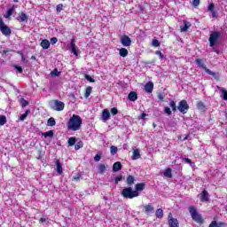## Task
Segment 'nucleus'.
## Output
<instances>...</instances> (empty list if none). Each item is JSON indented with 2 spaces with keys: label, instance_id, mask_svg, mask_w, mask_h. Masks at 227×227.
I'll return each mask as SVG.
<instances>
[{
  "label": "nucleus",
  "instance_id": "obj_1",
  "mask_svg": "<svg viewBox=\"0 0 227 227\" xmlns=\"http://www.w3.org/2000/svg\"><path fill=\"white\" fill-rule=\"evenodd\" d=\"M82 126V119L81 118V116L77 114H73V116L69 119L67 122L68 130H73V132L81 130Z\"/></svg>",
  "mask_w": 227,
  "mask_h": 227
},
{
  "label": "nucleus",
  "instance_id": "obj_2",
  "mask_svg": "<svg viewBox=\"0 0 227 227\" xmlns=\"http://www.w3.org/2000/svg\"><path fill=\"white\" fill-rule=\"evenodd\" d=\"M189 213L191 214L192 219H193L195 223H198V224H203V216H201V215L198 213V209L196 208V207L190 206Z\"/></svg>",
  "mask_w": 227,
  "mask_h": 227
},
{
  "label": "nucleus",
  "instance_id": "obj_3",
  "mask_svg": "<svg viewBox=\"0 0 227 227\" xmlns=\"http://www.w3.org/2000/svg\"><path fill=\"white\" fill-rule=\"evenodd\" d=\"M121 196L126 200H134L139 196V192L132 189V187H126L121 192Z\"/></svg>",
  "mask_w": 227,
  "mask_h": 227
},
{
  "label": "nucleus",
  "instance_id": "obj_4",
  "mask_svg": "<svg viewBox=\"0 0 227 227\" xmlns=\"http://www.w3.org/2000/svg\"><path fill=\"white\" fill-rule=\"evenodd\" d=\"M0 31L4 36H11L12 35V28L5 25L3 18H0Z\"/></svg>",
  "mask_w": 227,
  "mask_h": 227
},
{
  "label": "nucleus",
  "instance_id": "obj_5",
  "mask_svg": "<svg viewBox=\"0 0 227 227\" xmlns=\"http://www.w3.org/2000/svg\"><path fill=\"white\" fill-rule=\"evenodd\" d=\"M177 109L179 113H182V114H187V111H189V104L187 103V100H181L178 103Z\"/></svg>",
  "mask_w": 227,
  "mask_h": 227
},
{
  "label": "nucleus",
  "instance_id": "obj_6",
  "mask_svg": "<svg viewBox=\"0 0 227 227\" xmlns=\"http://www.w3.org/2000/svg\"><path fill=\"white\" fill-rule=\"evenodd\" d=\"M221 37V32L215 31L209 35V45L210 47H214L215 43H217V40Z\"/></svg>",
  "mask_w": 227,
  "mask_h": 227
},
{
  "label": "nucleus",
  "instance_id": "obj_7",
  "mask_svg": "<svg viewBox=\"0 0 227 227\" xmlns=\"http://www.w3.org/2000/svg\"><path fill=\"white\" fill-rule=\"evenodd\" d=\"M52 104L53 106H51V108L54 111H63V109H65V103L63 101L55 99L53 100Z\"/></svg>",
  "mask_w": 227,
  "mask_h": 227
},
{
  "label": "nucleus",
  "instance_id": "obj_8",
  "mask_svg": "<svg viewBox=\"0 0 227 227\" xmlns=\"http://www.w3.org/2000/svg\"><path fill=\"white\" fill-rule=\"evenodd\" d=\"M121 43L123 47H130L132 45V39L129 35H124L121 37Z\"/></svg>",
  "mask_w": 227,
  "mask_h": 227
},
{
  "label": "nucleus",
  "instance_id": "obj_9",
  "mask_svg": "<svg viewBox=\"0 0 227 227\" xmlns=\"http://www.w3.org/2000/svg\"><path fill=\"white\" fill-rule=\"evenodd\" d=\"M200 198H201V201L202 203H207L208 201H210V194L208 193V192L207 190H204L201 193H200Z\"/></svg>",
  "mask_w": 227,
  "mask_h": 227
},
{
  "label": "nucleus",
  "instance_id": "obj_10",
  "mask_svg": "<svg viewBox=\"0 0 227 227\" xmlns=\"http://www.w3.org/2000/svg\"><path fill=\"white\" fill-rule=\"evenodd\" d=\"M70 49L74 56H79V51H77V47L75 46V37H73L71 40Z\"/></svg>",
  "mask_w": 227,
  "mask_h": 227
},
{
  "label": "nucleus",
  "instance_id": "obj_11",
  "mask_svg": "<svg viewBox=\"0 0 227 227\" xmlns=\"http://www.w3.org/2000/svg\"><path fill=\"white\" fill-rule=\"evenodd\" d=\"M17 20L19 22H27V20H29V17H27V14H26V12H21L17 18Z\"/></svg>",
  "mask_w": 227,
  "mask_h": 227
},
{
  "label": "nucleus",
  "instance_id": "obj_12",
  "mask_svg": "<svg viewBox=\"0 0 227 227\" xmlns=\"http://www.w3.org/2000/svg\"><path fill=\"white\" fill-rule=\"evenodd\" d=\"M54 162L57 166V173H59V175H63V165L61 164V161L58 159H55Z\"/></svg>",
  "mask_w": 227,
  "mask_h": 227
},
{
  "label": "nucleus",
  "instance_id": "obj_13",
  "mask_svg": "<svg viewBox=\"0 0 227 227\" xmlns=\"http://www.w3.org/2000/svg\"><path fill=\"white\" fill-rule=\"evenodd\" d=\"M168 224L170 227H180V223H178V220L176 218L171 217L168 220Z\"/></svg>",
  "mask_w": 227,
  "mask_h": 227
},
{
  "label": "nucleus",
  "instance_id": "obj_14",
  "mask_svg": "<svg viewBox=\"0 0 227 227\" xmlns=\"http://www.w3.org/2000/svg\"><path fill=\"white\" fill-rule=\"evenodd\" d=\"M208 227H226V223L223 222H217L215 220L212 221Z\"/></svg>",
  "mask_w": 227,
  "mask_h": 227
},
{
  "label": "nucleus",
  "instance_id": "obj_15",
  "mask_svg": "<svg viewBox=\"0 0 227 227\" xmlns=\"http://www.w3.org/2000/svg\"><path fill=\"white\" fill-rule=\"evenodd\" d=\"M128 98L129 102H136V100L137 99V92L136 91L129 92L128 95Z\"/></svg>",
  "mask_w": 227,
  "mask_h": 227
},
{
  "label": "nucleus",
  "instance_id": "obj_16",
  "mask_svg": "<svg viewBox=\"0 0 227 227\" xmlns=\"http://www.w3.org/2000/svg\"><path fill=\"white\" fill-rule=\"evenodd\" d=\"M145 91H146V93H153V83L152 82H148L145 85Z\"/></svg>",
  "mask_w": 227,
  "mask_h": 227
},
{
  "label": "nucleus",
  "instance_id": "obj_17",
  "mask_svg": "<svg viewBox=\"0 0 227 227\" xmlns=\"http://www.w3.org/2000/svg\"><path fill=\"white\" fill-rule=\"evenodd\" d=\"M145 187H146V184L138 183L135 185V191H137V192H141L142 191H145Z\"/></svg>",
  "mask_w": 227,
  "mask_h": 227
},
{
  "label": "nucleus",
  "instance_id": "obj_18",
  "mask_svg": "<svg viewBox=\"0 0 227 227\" xmlns=\"http://www.w3.org/2000/svg\"><path fill=\"white\" fill-rule=\"evenodd\" d=\"M121 168H122L121 162L116 161V162L114 163V165H113V171H114V173H118V171H121Z\"/></svg>",
  "mask_w": 227,
  "mask_h": 227
},
{
  "label": "nucleus",
  "instance_id": "obj_19",
  "mask_svg": "<svg viewBox=\"0 0 227 227\" xmlns=\"http://www.w3.org/2000/svg\"><path fill=\"white\" fill-rule=\"evenodd\" d=\"M134 182H136V177L132 175H129L126 178L127 184L131 187V185H134Z\"/></svg>",
  "mask_w": 227,
  "mask_h": 227
},
{
  "label": "nucleus",
  "instance_id": "obj_20",
  "mask_svg": "<svg viewBox=\"0 0 227 227\" xmlns=\"http://www.w3.org/2000/svg\"><path fill=\"white\" fill-rule=\"evenodd\" d=\"M111 116V113H109V110L104 109L102 112V120L103 121H107Z\"/></svg>",
  "mask_w": 227,
  "mask_h": 227
},
{
  "label": "nucleus",
  "instance_id": "obj_21",
  "mask_svg": "<svg viewBox=\"0 0 227 227\" xmlns=\"http://www.w3.org/2000/svg\"><path fill=\"white\" fill-rule=\"evenodd\" d=\"M15 12V5H12L5 13L4 18L5 19H10L12 15L13 12Z\"/></svg>",
  "mask_w": 227,
  "mask_h": 227
},
{
  "label": "nucleus",
  "instance_id": "obj_22",
  "mask_svg": "<svg viewBox=\"0 0 227 227\" xmlns=\"http://www.w3.org/2000/svg\"><path fill=\"white\" fill-rule=\"evenodd\" d=\"M197 108L199 109V111H202L203 113H205V111H207V106L202 101H199L197 103Z\"/></svg>",
  "mask_w": 227,
  "mask_h": 227
},
{
  "label": "nucleus",
  "instance_id": "obj_23",
  "mask_svg": "<svg viewBox=\"0 0 227 227\" xmlns=\"http://www.w3.org/2000/svg\"><path fill=\"white\" fill-rule=\"evenodd\" d=\"M131 159L132 160H137V159H141V153H139V149H135L133 151V155Z\"/></svg>",
  "mask_w": 227,
  "mask_h": 227
},
{
  "label": "nucleus",
  "instance_id": "obj_24",
  "mask_svg": "<svg viewBox=\"0 0 227 227\" xmlns=\"http://www.w3.org/2000/svg\"><path fill=\"white\" fill-rule=\"evenodd\" d=\"M144 211H145V214L148 215V214H152V212H153V207L150 204H147L144 206Z\"/></svg>",
  "mask_w": 227,
  "mask_h": 227
},
{
  "label": "nucleus",
  "instance_id": "obj_25",
  "mask_svg": "<svg viewBox=\"0 0 227 227\" xmlns=\"http://www.w3.org/2000/svg\"><path fill=\"white\" fill-rule=\"evenodd\" d=\"M41 47L42 49L47 50L49 47H51V42H49L47 39H43L41 42Z\"/></svg>",
  "mask_w": 227,
  "mask_h": 227
},
{
  "label": "nucleus",
  "instance_id": "obj_26",
  "mask_svg": "<svg viewBox=\"0 0 227 227\" xmlns=\"http://www.w3.org/2000/svg\"><path fill=\"white\" fill-rule=\"evenodd\" d=\"M206 72L208 75H212L216 81H219V73H215L208 68L206 69Z\"/></svg>",
  "mask_w": 227,
  "mask_h": 227
},
{
  "label": "nucleus",
  "instance_id": "obj_27",
  "mask_svg": "<svg viewBox=\"0 0 227 227\" xmlns=\"http://www.w3.org/2000/svg\"><path fill=\"white\" fill-rule=\"evenodd\" d=\"M119 54L120 56H121V58H127V56H129V50H127L126 48H121L119 51Z\"/></svg>",
  "mask_w": 227,
  "mask_h": 227
},
{
  "label": "nucleus",
  "instance_id": "obj_28",
  "mask_svg": "<svg viewBox=\"0 0 227 227\" xmlns=\"http://www.w3.org/2000/svg\"><path fill=\"white\" fill-rule=\"evenodd\" d=\"M184 27H181L182 33L187 32L189 27H191V23L187 22L186 20L184 21Z\"/></svg>",
  "mask_w": 227,
  "mask_h": 227
},
{
  "label": "nucleus",
  "instance_id": "obj_29",
  "mask_svg": "<svg viewBox=\"0 0 227 227\" xmlns=\"http://www.w3.org/2000/svg\"><path fill=\"white\" fill-rule=\"evenodd\" d=\"M92 91H93V87L88 86V87L85 89L84 98H90V95H91Z\"/></svg>",
  "mask_w": 227,
  "mask_h": 227
},
{
  "label": "nucleus",
  "instance_id": "obj_30",
  "mask_svg": "<svg viewBox=\"0 0 227 227\" xmlns=\"http://www.w3.org/2000/svg\"><path fill=\"white\" fill-rule=\"evenodd\" d=\"M157 219H162L164 217V210L162 208H158L155 212Z\"/></svg>",
  "mask_w": 227,
  "mask_h": 227
},
{
  "label": "nucleus",
  "instance_id": "obj_31",
  "mask_svg": "<svg viewBox=\"0 0 227 227\" xmlns=\"http://www.w3.org/2000/svg\"><path fill=\"white\" fill-rule=\"evenodd\" d=\"M163 175H164V176H167V178H173V173H172L171 168H168L164 171Z\"/></svg>",
  "mask_w": 227,
  "mask_h": 227
},
{
  "label": "nucleus",
  "instance_id": "obj_32",
  "mask_svg": "<svg viewBox=\"0 0 227 227\" xmlns=\"http://www.w3.org/2000/svg\"><path fill=\"white\" fill-rule=\"evenodd\" d=\"M217 88H218L220 93H222V95L223 96V99L227 100V90H226V89H224L223 87H219V86H217Z\"/></svg>",
  "mask_w": 227,
  "mask_h": 227
},
{
  "label": "nucleus",
  "instance_id": "obj_33",
  "mask_svg": "<svg viewBox=\"0 0 227 227\" xmlns=\"http://www.w3.org/2000/svg\"><path fill=\"white\" fill-rule=\"evenodd\" d=\"M31 114V110H26L25 114H21L20 116V121H24V120H26V118H27V115Z\"/></svg>",
  "mask_w": 227,
  "mask_h": 227
},
{
  "label": "nucleus",
  "instance_id": "obj_34",
  "mask_svg": "<svg viewBox=\"0 0 227 227\" xmlns=\"http://www.w3.org/2000/svg\"><path fill=\"white\" fill-rule=\"evenodd\" d=\"M98 169L101 175H104L107 171L106 167L104 164H99Z\"/></svg>",
  "mask_w": 227,
  "mask_h": 227
},
{
  "label": "nucleus",
  "instance_id": "obj_35",
  "mask_svg": "<svg viewBox=\"0 0 227 227\" xmlns=\"http://www.w3.org/2000/svg\"><path fill=\"white\" fill-rule=\"evenodd\" d=\"M196 65L200 67V68H205V64L203 63V59H197L195 60Z\"/></svg>",
  "mask_w": 227,
  "mask_h": 227
},
{
  "label": "nucleus",
  "instance_id": "obj_36",
  "mask_svg": "<svg viewBox=\"0 0 227 227\" xmlns=\"http://www.w3.org/2000/svg\"><path fill=\"white\" fill-rule=\"evenodd\" d=\"M42 136H43L44 137H54V131L49 130L47 132L42 133Z\"/></svg>",
  "mask_w": 227,
  "mask_h": 227
},
{
  "label": "nucleus",
  "instance_id": "obj_37",
  "mask_svg": "<svg viewBox=\"0 0 227 227\" xmlns=\"http://www.w3.org/2000/svg\"><path fill=\"white\" fill-rule=\"evenodd\" d=\"M20 104L21 107H26V106H29V102L27 100H26L24 98H21L20 99Z\"/></svg>",
  "mask_w": 227,
  "mask_h": 227
},
{
  "label": "nucleus",
  "instance_id": "obj_38",
  "mask_svg": "<svg viewBox=\"0 0 227 227\" xmlns=\"http://www.w3.org/2000/svg\"><path fill=\"white\" fill-rule=\"evenodd\" d=\"M169 106L171 107L172 111L176 113V102L175 100L171 99L169 102Z\"/></svg>",
  "mask_w": 227,
  "mask_h": 227
},
{
  "label": "nucleus",
  "instance_id": "obj_39",
  "mask_svg": "<svg viewBox=\"0 0 227 227\" xmlns=\"http://www.w3.org/2000/svg\"><path fill=\"white\" fill-rule=\"evenodd\" d=\"M76 141H77V140L75 139V137H71L67 140V145H68L69 146H74V145H75Z\"/></svg>",
  "mask_w": 227,
  "mask_h": 227
},
{
  "label": "nucleus",
  "instance_id": "obj_40",
  "mask_svg": "<svg viewBox=\"0 0 227 227\" xmlns=\"http://www.w3.org/2000/svg\"><path fill=\"white\" fill-rule=\"evenodd\" d=\"M82 146H84V143H82V141L80 140L79 142L74 144V150H81Z\"/></svg>",
  "mask_w": 227,
  "mask_h": 227
},
{
  "label": "nucleus",
  "instance_id": "obj_41",
  "mask_svg": "<svg viewBox=\"0 0 227 227\" xmlns=\"http://www.w3.org/2000/svg\"><path fill=\"white\" fill-rule=\"evenodd\" d=\"M47 123L49 127H54V125H56V120H54V117H51L50 119H48Z\"/></svg>",
  "mask_w": 227,
  "mask_h": 227
},
{
  "label": "nucleus",
  "instance_id": "obj_42",
  "mask_svg": "<svg viewBox=\"0 0 227 227\" xmlns=\"http://www.w3.org/2000/svg\"><path fill=\"white\" fill-rule=\"evenodd\" d=\"M110 153H112V155H116V153H118V147L112 145L110 147Z\"/></svg>",
  "mask_w": 227,
  "mask_h": 227
},
{
  "label": "nucleus",
  "instance_id": "obj_43",
  "mask_svg": "<svg viewBox=\"0 0 227 227\" xmlns=\"http://www.w3.org/2000/svg\"><path fill=\"white\" fill-rule=\"evenodd\" d=\"M6 116L1 115L0 116V127H3L6 123Z\"/></svg>",
  "mask_w": 227,
  "mask_h": 227
},
{
  "label": "nucleus",
  "instance_id": "obj_44",
  "mask_svg": "<svg viewBox=\"0 0 227 227\" xmlns=\"http://www.w3.org/2000/svg\"><path fill=\"white\" fill-rule=\"evenodd\" d=\"M152 45L153 47H160V43L157 39H153Z\"/></svg>",
  "mask_w": 227,
  "mask_h": 227
},
{
  "label": "nucleus",
  "instance_id": "obj_45",
  "mask_svg": "<svg viewBox=\"0 0 227 227\" xmlns=\"http://www.w3.org/2000/svg\"><path fill=\"white\" fill-rule=\"evenodd\" d=\"M56 12L57 13H61V12H63V4H59L56 6Z\"/></svg>",
  "mask_w": 227,
  "mask_h": 227
},
{
  "label": "nucleus",
  "instance_id": "obj_46",
  "mask_svg": "<svg viewBox=\"0 0 227 227\" xmlns=\"http://www.w3.org/2000/svg\"><path fill=\"white\" fill-rule=\"evenodd\" d=\"M164 113L166 114H168V116H171V114H172L171 108H169V106H165L164 107Z\"/></svg>",
  "mask_w": 227,
  "mask_h": 227
},
{
  "label": "nucleus",
  "instance_id": "obj_47",
  "mask_svg": "<svg viewBox=\"0 0 227 227\" xmlns=\"http://www.w3.org/2000/svg\"><path fill=\"white\" fill-rule=\"evenodd\" d=\"M59 74H61L60 72H58V68H55L53 69L51 72V75H55L56 77H59Z\"/></svg>",
  "mask_w": 227,
  "mask_h": 227
},
{
  "label": "nucleus",
  "instance_id": "obj_48",
  "mask_svg": "<svg viewBox=\"0 0 227 227\" xmlns=\"http://www.w3.org/2000/svg\"><path fill=\"white\" fill-rule=\"evenodd\" d=\"M122 179H123V176H116L115 179H114L115 185H118V183L121 182V180H122Z\"/></svg>",
  "mask_w": 227,
  "mask_h": 227
},
{
  "label": "nucleus",
  "instance_id": "obj_49",
  "mask_svg": "<svg viewBox=\"0 0 227 227\" xmlns=\"http://www.w3.org/2000/svg\"><path fill=\"white\" fill-rule=\"evenodd\" d=\"M155 54H156V56H159L160 59H164V54H162V51H156Z\"/></svg>",
  "mask_w": 227,
  "mask_h": 227
},
{
  "label": "nucleus",
  "instance_id": "obj_50",
  "mask_svg": "<svg viewBox=\"0 0 227 227\" xmlns=\"http://www.w3.org/2000/svg\"><path fill=\"white\" fill-rule=\"evenodd\" d=\"M111 114H113V116H116V114H118V108L116 107L111 108Z\"/></svg>",
  "mask_w": 227,
  "mask_h": 227
},
{
  "label": "nucleus",
  "instance_id": "obj_51",
  "mask_svg": "<svg viewBox=\"0 0 227 227\" xmlns=\"http://www.w3.org/2000/svg\"><path fill=\"white\" fill-rule=\"evenodd\" d=\"M85 79L88 80L89 82H95V79H93L90 74H86Z\"/></svg>",
  "mask_w": 227,
  "mask_h": 227
},
{
  "label": "nucleus",
  "instance_id": "obj_52",
  "mask_svg": "<svg viewBox=\"0 0 227 227\" xmlns=\"http://www.w3.org/2000/svg\"><path fill=\"white\" fill-rule=\"evenodd\" d=\"M156 61L157 60L155 59L152 61H145V67H148L149 65H155Z\"/></svg>",
  "mask_w": 227,
  "mask_h": 227
},
{
  "label": "nucleus",
  "instance_id": "obj_53",
  "mask_svg": "<svg viewBox=\"0 0 227 227\" xmlns=\"http://www.w3.org/2000/svg\"><path fill=\"white\" fill-rule=\"evenodd\" d=\"M15 70L19 72V74H22L24 72V69L20 66H14Z\"/></svg>",
  "mask_w": 227,
  "mask_h": 227
},
{
  "label": "nucleus",
  "instance_id": "obj_54",
  "mask_svg": "<svg viewBox=\"0 0 227 227\" xmlns=\"http://www.w3.org/2000/svg\"><path fill=\"white\" fill-rule=\"evenodd\" d=\"M51 45H56V43H58V37L51 38Z\"/></svg>",
  "mask_w": 227,
  "mask_h": 227
},
{
  "label": "nucleus",
  "instance_id": "obj_55",
  "mask_svg": "<svg viewBox=\"0 0 227 227\" xmlns=\"http://www.w3.org/2000/svg\"><path fill=\"white\" fill-rule=\"evenodd\" d=\"M215 8V5H214V4H209L207 10L208 12H214Z\"/></svg>",
  "mask_w": 227,
  "mask_h": 227
},
{
  "label": "nucleus",
  "instance_id": "obj_56",
  "mask_svg": "<svg viewBox=\"0 0 227 227\" xmlns=\"http://www.w3.org/2000/svg\"><path fill=\"white\" fill-rule=\"evenodd\" d=\"M21 61L25 66H27V63H29V61L26 59V57H24V55H22L21 57Z\"/></svg>",
  "mask_w": 227,
  "mask_h": 227
},
{
  "label": "nucleus",
  "instance_id": "obj_57",
  "mask_svg": "<svg viewBox=\"0 0 227 227\" xmlns=\"http://www.w3.org/2000/svg\"><path fill=\"white\" fill-rule=\"evenodd\" d=\"M192 6L195 8L200 6V0H192Z\"/></svg>",
  "mask_w": 227,
  "mask_h": 227
},
{
  "label": "nucleus",
  "instance_id": "obj_58",
  "mask_svg": "<svg viewBox=\"0 0 227 227\" xmlns=\"http://www.w3.org/2000/svg\"><path fill=\"white\" fill-rule=\"evenodd\" d=\"M100 159H102V156H100L99 154H96L94 157L95 162H98Z\"/></svg>",
  "mask_w": 227,
  "mask_h": 227
},
{
  "label": "nucleus",
  "instance_id": "obj_59",
  "mask_svg": "<svg viewBox=\"0 0 227 227\" xmlns=\"http://www.w3.org/2000/svg\"><path fill=\"white\" fill-rule=\"evenodd\" d=\"M46 222H47V218L42 217V218L39 219L40 224H43V223H46Z\"/></svg>",
  "mask_w": 227,
  "mask_h": 227
},
{
  "label": "nucleus",
  "instance_id": "obj_60",
  "mask_svg": "<svg viewBox=\"0 0 227 227\" xmlns=\"http://www.w3.org/2000/svg\"><path fill=\"white\" fill-rule=\"evenodd\" d=\"M158 98L159 100H160L161 102H164V96L162 94H159L158 95Z\"/></svg>",
  "mask_w": 227,
  "mask_h": 227
},
{
  "label": "nucleus",
  "instance_id": "obj_61",
  "mask_svg": "<svg viewBox=\"0 0 227 227\" xmlns=\"http://www.w3.org/2000/svg\"><path fill=\"white\" fill-rule=\"evenodd\" d=\"M184 162H186L187 164H192V160H191V159L189 158H184Z\"/></svg>",
  "mask_w": 227,
  "mask_h": 227
},
{
  "label": "nucleus",
  "instance_id": "obj_62",
  "mask_svg": "<svg viewBox=\"0 0 227 227\" xmlns=\"http://www.w3.org/2000/svg\"><path fill=\"white\" fill-rule=\"evenodd\" d=\"M211 13H212V17H214L215 19L217 18V12H215V11L211 12Z\"/></svg>",
  "mask_w": 227,
  "mask_h": 227
},
{
  "label": "nucleus",
  "instance_id": "obj_63",
  "mask_svg": "<svg viewBox=\"0 0 227 227\" xmlns=\"http://www.w3.org/2000/svg\"><path fill=\"white\" fill-rule=\"evenodd\" d=\"M141 120H145V118H146V114L145 113H142V114L140 115Z\"/></svg>",
  "mask_w": 227,
  "mask_h": 227
},
{
  "label": "nucleus",
  "instance_id": "obj_64",
  "mask_svg": "<svg viewBox=\"0 0 227 227\" xmlns=\"http://www.w3.org/2000/svg\"><path fill=\"white\" fill-rule=\"evenodd\" d=\"M80 178H81V177H79V176H74V177H73V180H74L75 182H77Z\"/></svg>",
  "mask_w": 227,
  "mask_h": 227
}]
</instances>
